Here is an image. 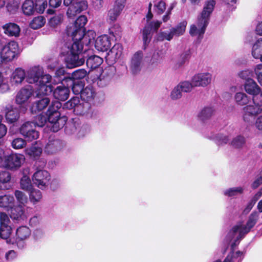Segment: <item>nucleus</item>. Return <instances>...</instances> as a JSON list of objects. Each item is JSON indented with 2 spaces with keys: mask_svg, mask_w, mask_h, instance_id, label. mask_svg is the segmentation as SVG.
Here are the masks:
<instances>
[{
  "mask_svg": "<svg viewBox=\"0 0 262 262\" xmlns=\"http://www.w3.org/2000/svg\"><path fill=\"white\" fill-rule=\"evenodd\" d=\"M254 72L258 82L262 86V64H258L255 67Z\"/></svg>",
  "mask_w": 262,
  "mask_h": 262,
  "instance_id": "obj_62",
  "label": "nucleus"
},
{
  "mask_svg": "<svg viewBox=\"0 0 262 262\" xmlns=\"http://www.w3.org/2000/svg\"><path fill=\"white\" fill-rule=\"evenodd\" d=\"M31 231L26 226H20L15 231V235L7 239V244H11L19 249L26 246V241L30 238Z\"/></svg>",
  "mask_w": 262,
  "mask_h": 262,
  "instance_id": "obj_6",
  "label": "nucleus"
},
{
  "mask_svg": "<svg viewBox=\"0 0 262 262\" xmlns=\"http://www.w3.org/2000/svg\"><path fill=\"white\" fill-rule=\"evenodd\" d=\"M2 28L4 33L9 36H18L20 30L17 24L11 23L3 25Z\"/></svg>",
  "mask_w": 262,
  "mask_h": 262,
  "instance_id": "obj_27",
  "label": "nucleus"
},
{
  "mask_svg": "<svg viewBox=\"0 0 262 262\" xmlns=\"http://www.w3.org/2000/svg\"><path fill=\"white\" fill-rule=\"evenodd\" d=\"M63 15L59 14L50 18L49 20V24L51 26L55 27V26L59 25L62 21Z\"/></svg>",
  "mask_w": 262,
  "mask_h": 262,
  "instance_id": "obj_57",
  "label": "nucleus"
},
{
  "mask_svg": "<svg viewBox=\"0 0 262 262\" xmlns=\"http://www.w3.org/2000/svg\"><path fill=\"white\" fill-rule=\"evenodd\" d=\"M258 219V213L257 212L252 213L249 217L246 225H238L233 228L228 234L227 238L228 240H233L232 247L236 245V242L241 239L245 234L249 232L250 229L254 227Z\"/></svg>",
  "mask_w": 262,
  "mask_h": 262,
  "instance_id": "obj_5",
  "label": "nucleus"
},
{
  "mask_svg": "<svg viewBox=\"0 0 262 262\" xmlns=\"http://www.w3.org/2000/svg\"><path fill=\"white\" fill-rule=\"evenodd\" d=\"M164 60V55L161 51H157L154 53L150 63L152 65L158 66L161 64Z\"/></svg>",
  "mask_w": 262,
  "mask_h": 262,
  "instance_id": "obj_43",
  "label": "nucleus"
},
{
  "mask_svg": "<svg viewBox=\"0 0 262 262\" xmlns=\"http://www.w3.org/2000/svg\"><path fill=\"white\" fill-rule=\"evenodd\" d=\"M212 81V74L209 72H202L193 76L192 78L194 86L206 87L210 84Z\"/></svg>",
  "mask_w": 262,
  "mask_h": 262,
  "instance_id": "obj_11",
  "label": "nucleus"
},
{
  "mask_svg": "<svg viewBox=\"0 0 262 262\" xmlns=\"http://www.w3.org/2000/svg\"><path fill=\"white\" fill-rule=\"evenodd\" d=\"M61 103L57 100L54 101L49 105L47 115L48 117V126L51 128L53 132H58L66 124L67 118L66 116L60 117L58 110L61 108Z\"/></svg>",
  "mask_w": 262,
  "mask_h": 262,
  "instance_id": "obj_3",
  "label": "nucleus"
},
{
  "mask_svg": "<svg viewBox=\"0 0 262 262\" xmlns=\"http://www.w3.org/2000/svg\"><path fill=\"white\" fill-rule=\"evenodd\" d=\"M21 9L25 15H33L36 11L34 2L32 0H25L22 5Z\"/></svg>",
  "mask_w": 262,
  "mask_h": 262,
  "instance_id": "obj_32",
  "label": "nucleus"
},
{
  "mask_svg": "<svg viewBox=\"0 0 262 262\" xmlns=\"http://www.w3.org/2000/svg\"><path fill=\"white\" fill-rule=\"evenodd\" d=\"M70 80L72 83L73 86L72 88V90L73 93L75 95H78L79 94H81L83 89H84L82 83L81 82H79L74 83L73 80L71 79H70Z\"/></svg>",
  "mask_w": 262,
  "mask_h": 262,
  "instance_id": "obj_58",
  "label": "nucleus"
},
{
  "mask_svg": "<svg viewBox=\"0 0 262 262\" xmlns=\"http://www.w3.org/2000/svg\"><path fill=\"white\" fill-rule=\"evenodd\" d=\"M34 121L35 127H42L47 122V117L42 114H39L35 117Z\"/></svg>",
  "mask_w": 262,
  "mask_h": 262,
  "instance_id": "obj_53",
  "label": "nucleus"
},
{
  "mask_svg": "<svg viewBox=\"0 0 262 262\" xmlns=\"http://www.w3.org/2000/svg\"><path fill=\"white\" fill-rule=\"evenodd\" d=\"M122 52V47L120 43H116L107 53V58L112 62L120 58Z\"/></svg>",
  "mask_w": 262,
  "mask_h": 262,
  "instance_id": "obj_26",
  "label": "nucleus"
},
{
  "mask_svg": "<svg viewBox=\"0 0 262 262\" xmlns=\"http://www.w3.org/2000/svg\"><path fill=\"white\" fill-rule=\"evenodd\" d=\"M29 192V199L33 204H35L41 200L42 196L40 190L33 188Z\"/></svg>",
  "mask_w": 262,
  "mask_h": 262,
  "instance_id": "obj_40",
  "label": "nucleus"
},
{
  "mask_svg": "<svg viewBox=\"0 0 262 262\" xmlns=\"http://www.w3.org/2000/svg\"><path fill=\"white\" fill-rule=\"evenodd\" d=\"M187 22L183 21L175 27H173L171 29L173 36H180L184 34L186 30V27L187 26Z\"/></svg>",
  "mask_w": 262,
  "mask_h": 262,
  "instance_id": "obj_39",
  "label": "nucleus"
},
{
  "mask_svg": "<svg viewBox=\"0 0 262 262\" xmlns=\"http://www.w3.org/2000/svg\"><path fill=\"white\" fill-rule=\"evenodd\" d=\"M88 74V72L84 69H80L73 72L71 75V79H81L84 78Z\"/></svg>",
  "mask_w": 262,
  "mask_h": 262,
  "instance_id": "obj_50",
  "label": "nucleus"
},
{
  "mask_svg": "<svg viewBox=\"0 0 262 262\" xmlns=\"http://www.w3.org/2000/svg\"><path fill=\"white\" fill-rule=\"evenodd\" d=\"M182 92L178 85L172 90L170 94V98L172 100H178L182 96Z\"/></svg>",
  "mask_w": 262,
  "mask_h": 262,
  "instance_id": "obj_59",
  "label": "nucleus"
},
{
  "mask_svg": "<svg viewBox=\"0 0 262 262\" xmlns=\"http://www.w3.org/2000/svg\"><path fill=\"white\" fill-rule=\"evenodd\" d=\"M154 10L157 14L161 15L166 9V3L163 1H159L155 3L154 6Z\"/></svg>",
  "mask_w": 262,
  "mask_h": 262,
  "instance_id": "obj_52",
  "label": "nucleus"
},
{
  "mask_svg": "<svg viewBox=\"0 0 262 262\" xmlns=\"http://www.w3.org/2000/svg\"><path fill=\"white\" fill-rule=\"evenodd\" d=\"M11 176L8 171H2L0 172V182L2 183H6L10 181Z\"/></svg>",
  "mask_w": 262,
  "mask_h": 262,
  "instance_id": "obj_63",
  "label": "nucleus"
},
{
  "mask_svg": "<svg viewBox=\"0 0 262 262\" xmlns=\"http://www.w3.org/2000/svg\"><path fill=\"white\" fill-rule=\"evenodd\" d=\"M19 53L18 45L14 41H11L3 46L0 55L2 60L9 61Z\"/></svg>",
  "mask_w": 262,
  "mask_h": 262,
  "instance_id": "obj_9",
  "label": "nucleus"
},
{
  "mask_svg": "<svg viewBox=\"0 0 262 262\" xmlns=\"http://www.w3.org/2000/svg\"><path fill=\"white\" fill-rule=\"evenodd\" d=\"M95 96V93L92 88L86 87L82 91L80 97L82 100L86 101L92 100Z\"/></svg>",
  "mask_w": 262,
  "mask_h": 262,
  "instance_id": "obj_37",
  "label": "nucleus"
},
{
  "mask_svg": "<svg viewBox=\"0 0 262 262\" xmlns=\"http://www.w3.org/2000/svg\"><path fill=\"white\" fill-rule=\"evenodd\" d=\"M216 110L213 106L204 107L198 114V118L202 121L210 118L215 113Z\"/></svg>",
  "mask_w": 262,
  "mask_h": 262,
  "instance_id": "obj_31",
  "label": "nucleus"
},
{
  "mask_svg": "<svg viewBox=\"0 0 262 262\" xmlns=\"http://www.w3.org/2000/svg\"><path fill=\"white\" fill-rule=\"evenodd\" d=\"M66 132L68 135L76 134L78 137H81L88 133L85 126H82L79 129L77 128L74 124H71L66 127Z\"/></svg>",
  "mask_w": 262,
  "mask_h": 262,
  "instance_id": "obj_30",
  "label": "nucleus"
},
{
  "mask_svg": "<svg viewBox=\"0 0 262 262\" xmlns=\"http://www.w3.org/2000/svg\"><path fill=\"white\" fill-rule=\"evenodd\" d=\"M111 40L107 35H104L98 37L95 41L96 49L100 51H107L111 47Z\"/></svg>",
  "mask_w": 262,
  "mask_h": 262,
  "instance_id": "obj_22",
  "label": "nucleus"
},
{
  "mask_svg": "<svg viewBox=\"0 0 262 262\" xmlns=\"http://www.w3.org/2000/svg\"><path fill=\"white\" fill-rule=\"evenodd\" d=\"M87 8V5L84 1H81L72 5L68 9L67 14L70 18L80 13Z\"/></svg>",
  "mask_w": 262,
  "mask_h": 262,
  "instance_id": "obj_24",
  "label": "nucleus"
},
{
  "mask_svg": "<svg viewBox=\"0 0 262 262\" xmlns=\"http://www.w3.org/2000/svg\"><path fill=\"white\" fill-rule=\"evenodd\" d=\"M245 92L248 94L255 97L260 92V88L252 79H248L244 85Z\"/></svg>",
  "mask_w": 262,
  "mask_h": 262,
  "instance_id": "obj_20",
  "label": "nucleus"
},
{
  "mask_svg": "<svg viewBox=\"0 0 262 262\" xmlns=\"http://www.w3.org/2000/svg\"><path fill=\"white\" fill-rule=\"evenodd\" d=\"M27 140L21 138H16L11 141L12 147L15 149H22L26 147L27 145Z\"/></svg>",
  "mask_w": 262,
  "mask_h": 262,
  "instance_id": "obj_42",
  "label": "nucleus"
},
{
  "mask_svg": "<svg viewBox=\"0 0 262 262\" xmlns=\"http://www.w3.org/2000/svg\"><path fill=\"white\" fill-rule=\"evenodd\" d=\"M45 18L42 16L34 17L30 22V26L33 29H37L42 27L45 24Z\"/></svg>",
  "mask_w": 262,
  "mask_h": 262,
  "instance_id": "obj_41",
  "label": "nucleus"
},
{
  "mask_svg": "<svg viewBox=\"0 0 262 262\" xmlns=\"http://www.w3.org/2000/svg\"><path fill=\"white\" fill-rule=\"evenodd\" d=\"M215 141L219 145L226 144L229 141L228 138L226 136L217 135L215 137Z\"/></svg>",
  "mask_w": 262,
  "mask_h": 262,
  "instance_id": "obj_64",
  "label": "nucleus"
},
{
  "mask_svg": "<svg viewBox=\"0 0 262 262\" xmlns=\"http://www.w3.org/2000/svg\"><path fill=\"white\" fill-rule=\"evenodd\" d=\"M26 73V81L29 83H35L38 81L43 74V69L39 66H35L30 68Z\"/></svg>",
  "mask_w": 262,
  "mask_h": 262,
  "instance_id": "obj_14",
  "label": "nucleus"
},
{
  "mask_svg": "<svg viewBox=\"0 0 262 262\" xmlns=\"http://www.w3.org/2000/svg\"><path fill=\"white\" fill-rule=\"evenodd\" d=\"M50 100L48 97H44L36 101L33 105L32 110L35 112H39L45 109L50 104Z\"/></svg>",
  "mask_w": 262,
  "mask_h": 262,
  "instance_id": "obj_33",
  "label": "nucleus"
},
{
  "mask_svg": "<svg viewBox=\"0 0 262 262\" xmlns=\"http://www.w3.org/2000/svg\"><path fill=\"white\" fill-rule=\"evenodd\" d=\"M244 190V187L242 186H238L227 189L224 191L223 193L225 195L228 197H234L236 195L243 194Z\"/></svg>",
  "mask_w": 262,
  "mask_h": 262,
  "instance_id": "obj_38",
  "label": "nucleus"
},
{
  "mask_svg": "<svg viewBox=\"0 0 262 262\" xmlns=\"http://www.w3.org/2000/svg\"><path fill=\"white\" fill-rule=\"evenodd\" d=\"M178 86L181 89L182 92L188 93L191 91L193 85L192 84V82L191 83L188 81H183L180 82Z\"/></svg>",
  "mask_w": 262,
  "mask_h": 262,
  "instance_id": "obj_55",
  "label": "nucleus"
},
{
  "mask_svg": "<svg viewBox=\"0 0 262 262\" xmlns=\"http://www.w3.org/2000/svg\"><path fill=\"white\" fill-rule=\"evenodd\" d=\"M33 93V90L30 86L21 88L16 94V103L18 105L27 104Z\"/></svg>",
  "mask_w": 262,
  "mask_h": 262,
  "instance_id": "obj_16",
  "label": "nucleus"
},
{
  "mask_svg": "<svg viewBox=\"0 0 262 262\" xmlns=\"http://www.w3.org/2000/svg\"><path fill=\"white\" fill-rule=\"evenodd\" d=\"M242 119L245 123L253 124L258 130L262 131V106L258 104L243 107Z\"/></svg>",
  "mask_w": 262,
  "mask_h": 262,
  "instance_id": "obj_4",
  "label": "nucleus"
},
{
  "mask_svg": "<svg viewBox=\"0 0 262 262\" xmlns=\"http://www.w3.org/2000/svg\"><path fill=\"white\" fill-rule=\"evenodd\" d=\"M87 21L85 16L81 15L77 18L74 24L67 28V34L72 37L73 40L71 47L68 48V55L66 58L67 66L69 69L82 65L84 61V55H88L86 52L83 54L78 55L80 49L82 48L81 40H83V43L85 41V43L88 45L95 36L93 31H89L87 33H84V26Z\"/></svg>",
  "mask_w": 262,
  "mask_h": 262,
  "instance_id": "obj_1",
  "label": "nucleus"
},
{
  "mask_svg": "<svg viewBox=\"0 0 262 262\" xmlns=\"http://www.w3.org/2000/svg\"><path fill=\"white\" fill-rule=\"evenodd\" d=\"M173 37V36L171 30L169 32H160L157 34V40L159 41H163L164 40L170 41Z\"/></svg>",
  "mask_w": 262,
  "mask_h": 262,
  "instance_id": "obj_49",
  "label": "nucleus"
},
{
  "mask_svg": "<svg viewBox=\"0 0 262 262\" xmlns=\"http://www.w3.org/2000/svg\"><path fill=\"white\" fill-rule=\"evenodd\" d=\"M47 6L48 2L46 0L38 1L36 4H35V7L36 8V12L40 14L43 13Z\"/></svg>",
  "mask_w": 262,
  "mask_h": 262,
  "instance_id": "obj_56",
  "label": "nucleus"
},
{
  "mask_svg": "<svg viewBox=\"0 0 262 262\" xmlns=\"http://www.w3.org/2000/svg\"><path fill=\"white\" fill-rule=\"evenodd\" d=\"M52 77L49 74L42 75L39 81L38 93L42 95H48L53 91L51 82Z\"/></svg>",
  "mask_w": 262,
  "mask_h": 262,
  "instance_id": "obj_15",
  "label": "nucleus"
},
{
  "mask_svg": "<svg viewBox=\"0 0 262 262\" xmlns=\"http://www.w3.org/2000/svg\"><path fill=\"white\" fill-rule=\"evenodd\" d=\"M68 109H73L75 114L84 115L88 113L90 105L88 102L80 101L78 97H73L64 104Z\"/></svg>",
  "mask_w": 262,
  "mask_h": 262,
  "instance_id": "obj_7",
  "label": "nucleus"
},
{
  "mask_svg": "<svg viewBox=\"0 0 262 262\" xmlns=\"http://www.w3.org/2000/svg\"><path fill=\"white\" fill-rule=\"evenodd\" d=\"M12 232V228L10 225L0 226V237L2 238L6 239L7 243V239H9Z\"/></svg>",
  "mask_w": 262,
  "mask_h": 262,
  "instance_id": "obj_45",
  "label": "nucleus"
},
{
  "mask_svg": "<svg viewBox=\"0 0 262 262\" xmlns=\"http://www.w3.org/2000/svg\"><path fill=\"white\" fill-rule=\"evenodd\" d=\"M5 111V117L7 122L12 123L18 120L19 118V113L17 108L12 105H8L6 107Z\"/></svg>",
  "mask_w": 262,
  "mask_h": 262,
  "instance_id": "obj_25",
  "label": "nucleus"
},
{
  "mask_svg": "<svg viewBox=\"0 0 262 262\" xmlns=\"http://www.w3.org/2000/svg\"><path fill=\"white\" fill-rule=\"evenodd\" d=\"M26 73L25 70L17 68L12 73L10 77V82L12 85L20 84L24 79H26Z\"/></svg>",
  "mask_w": 262,
  "mask_h": 262,
  "instance_id": "obj_19",
  "label": "nucleus"
},
{
  "mask_svg": "<svg viewBox=\"0 0 262 262\" xmlns=\"http://www.w3.org/2000/svg\"><path fill=\"white\" fill-rule=\"evenodd\" d=\"M63 147L61 141L59 140H50L45 147V150L49 154H53L60 150Z\"/></svg>",
  "mask_w": 262,
  "mask_h": 262,
  "instance_id": "obj_29",
  "label": "nucleus"
},
{
  "mask_svg": "<svg viewBox=\"0 0 262 262\" xmlns=\"http://www.w3.org/2000/svg\"><path fill=\"white\" fill-rule=\"evenodd\" d=\"M161 22L160 21H155L150 22L149 25L146 26L143 30V39L145 43L149 42L150 39V31L153 29L157 31L160 27Z\"/></svg>",
  "mask_w": 262,
  "mask_h": 262,
  "instance_id": "obj_23",
  "label": "nucleus"
},
{
  "mask_svg": "<svg viewBox=\"0 0 262 262\" xmlns=\"http://www.w3.org/2000/svg\"><path fill=\"white\" fill-rule=\"evenodd\" d=\"M190 56L189 50L185 51L180 54L177 61V64L179 67L184 65L187 61Z\"/></svg>",
  "mask_w": 262,
  "mask_h": 262,
  "instance_id": "obj_48",
  "label": "nucleus"
},
{
  "mask_svg": "<svg viewBox=\"0 0 262 262\" xmlns=\"http://www.w3.org/2000/svg\"><path fill=\"white\" fill-rule=\"evenodd\" d=\"M234 99L238 105L241 106L246 105L245 107L248 105L247 104L250 100V97L243 92L236 93L234 96Z\"/></svg>",
  "mask_w": 262,
  "mask_h": 262,
  "instance_id": "obj_34",
  "label": "nucleus"
},
{
  "mask_svg": "<svg viewBox=\"0 0 262 262\" xmlns=\"http://www.w3.org/2000/svg\"><path fill=\"white\" fill-rule=\"evenodd\" d=\"M14 195L19 204L24 205L27 202V196L23 192L18 190H15Z\"/></svg>",
  "mask_w": 262,
  "mask_h": 262,
  "instance_id": "obj_51",
  "label": "nucleus"
},
{
  "mask_svg": "<svg viewBox=\"0 0 262 262\" xmlns=\"http://www.w3.org/2000/svg\"><path fill=\"white\" fill-rule=\"evenodd\" d=\"M121 10L117 9L113 7L112 9H111L108 13V19L111 21H114L116 20L119 15L120 14Z\"/></svg>",
  "mask_w": 262,
  "mask_h": 262,
  "instance_id": "obj_54",
  "label": "nucleus"
},
{
  "mask_svg": "<svg viewBox=\"0 0 262 262\" xmlns=\"http://www.w3.org/2000/svg\"><path fill=\"white\" fill-rule=\"evenodd\" d=\"M243 253L239 251L229 254L223 262H239L243 258Z\"/></svg>",
  "mask_w": 262,
  "mask_h": 262,
  "instance_id": "obj_44",
  "label": "nucleus"
},
{
  "mask_svg": "<svg viewBox=\"0 0 262 262\" xmlns=\"http://www.w3.org/2000/svg\"><path fill=\"white\" fill-rule=\"evenodd\" d=\"M215 5V0L205 1L203 10L198 17L196 25L190 26L189 33L191 36H198L200 37L204 33Z\"/></svg>",
  "mask_w": 262,
  "mask_h": 262,
  "instance_id": "obj_2",
  "label": "nucleus"
},
{
  "mask_svg": "<svg viewBox=\"0 0 262 262\" xmlns=\"http://www.w3.org/2000/svg\"><path fill=\"white\" fill-rule=\"evenodd\" d=\"M54 97L60 101H65L68 99L70 94L69 89L63 85L57 86L53 91Z\"/></svg>",
  "mask_w": 262,
  "mask_h": 262,
  "instance_id": "obj_21",
  "label": "nucleus"
},
{
  "mask_svg": "<svg viewBox=\"0 0 262 262\" xmlns=\"http://www.w3.org/2000/svg\"><path fill=\"white\" fill-rule=\"evenodd\" d=\"M21 188L28 191H30L33 188L30 178L25 176L20 180Z\"/></svg>",
  "mask_w": 262,
  "mask_h": 262,
  "instance_id": "obj_47",
  "label": "nucleus"
},
{
  "mask_svg": "<svg viewBox=\"0 0 262 262\" xmlns=\"http://www.w3.org/2000/svg\"><path fill=\"white\" fill-rule=\"evenodd\" d=\"M20 134L28 141L36 140L39 137V133L35 129V124L33 122L27 121L19 128Z\"/></svg>",
  "mask_w": 262,
  "mask_h": 262,
  "instance_id": "obj_10",
  "label": "nucleus"
},
{
  "mask_svg": "<svg viewBox=\"0 0 262 262\" xmlns=\"http://www.w3.org/2000/svg\"><path fill=\"white\" fill-rule=\"evenodd\" d=\"M15 202L12 195L4 194L0 195V208L9 210Z\"/></svg>",
  "mask_w": 262,
  "mask_h": 262,
  "instance_id": "obj_28",
  "label": "nucleus"
},
{
  "mask_svg": "<svg viewBox=\"0 0 262 262\" xmlns=\"http://www.w3.org/2000/svg\"><path fill=\"white\" fill-rule=\"evenodd\" d=\"M143 54L141 51H138L134 54L132 58L130 69L133 74L139 72L141 69Z\"/></svg>",
  "mask_w": 262,
  "mask_h": 262,
  "instance_id": "obj_18",
  "label": "nucleus"
},
{
  "mask_svg": "<svg viewBox=\"0 0 262 262\" xmlns=\"http://www.w3.org/2000/svg\"><path fill=\"white\" fill-rule=\"evenodd\" d=\"M51 178L49 172L43 169H37L32 176V181L36 186L41 189H46L50 183Z\"/></svg>",
  "mask_w": 262,
  "mask_h": 262,
  "instance_id": "obj_8",
  "label": "nucleus"
},
{
  "mask_svg": "<svg viewBox=\"0 0 262 262\" xmlns=\"http://www.w3.org/2000/svg\"><path fill=\"white\" fill-rule=\"evenodd\" d=\"M23 155L20 154H12L6 157L5 161L6 167L10 169L19 167L24 161Z\"/></svg>",
  "mask_w": 262,
  "mask_h": 262,
  "instance_id": "obj_17",
  "label": "nucleus"
},
{
  "mask_svg": "<svg viewBox=\"0 0 262 262\" xmlns=\"http://www.w3.org/2000/svg\"><path fill=\"white\" fill-rule=\"evenodd\" d=\"M252 54L255 59H259L262 55V38L257 40L253 45Z\"/></svg>",
  "mask_w": 262,
  "mask_h": 262,
  "instance_id": "obj_36",
  "label": "nucleus"
},
{
  "mask_svg": "<svg viewBox=\"0 0 262 262\" xmlns=\"http://www.w3.org/2000/svg\"><path fill=\"white\" fill-rule=\"evenodd\" d=\"M83 48V46H82V48L80 49V51L78 53V55L83 54L85 52H88V55L85 54V56L84 57V60H85V58H87L86 60V65L87 67L91 69H95L98 68L103 62V59L100 57L96 55H91L90 54L92 53V51L90 49H85L83 53L81 52L82 49ZM85 61H84V62Z\"/></svg>",
  "mask_w": 262,
  "mask_h": 262,
  "instance_id": "obj_12",
  "label": "nucleus"
},
{
  "mask_svg": "<svg viewBox=\"0 0 262 262\" xmlns=\"http://www.w3.org/2000/svg\"><path fill=\"white\" fill-rule=\"evenodd\" d=\"M26 154L30 157L36 159L38 158L42 153V148L38 146L33 145L25 150Z\"/></svg>",
  "mask_w": 262,
  "mask_h": 262,
  "instance_id": "obj_35",
  "label": "nucleus"
},
{
  "mask_svg": "<svg viewBox=\"0 0 262 262\" xmlns=\"http://www.w3.org/2000/svg\"><path fill=\"white\" fill-rule=\"evenodd\" d=\"M245 143V138L240 135L235 137L231 142V145L236 148H242Z\"/></svg>",
  "mask_w": 262,
  "mask_h": 262,
  "instance_id": "obj_46",
  "label": "nucleus"
},
{
  "mask_svg": "<svg viewBox=\"0 0 262 262\" xmlns=\"http://www.w3.org/2000/svg\"><path fill=\"white\" fill-rule=\"evenodd\" d=\"M10 220L8 214L4 212H0V226L9 225Z\"/></svg>",
  "mask_w": 262,
  "mask_h": 262,
  "instance_id": "obj_61",
  "label": "nucleus"
},
{
  "mask_svg": "<svg viewBox=\"0 0 262 262\" xmlns=\"http://www.w3.org/2000/svg\"><path fill=\"white\" fill-rule=\"evenodd\" d=\"M9 210H10V217L13 221L21 222L27 217L24 205L21 204L13 205Z\"/></svg>",
  "mask_w": 262,
  "mask_h": 262,
  "instance_id": "obj_13",
  "label": "nucleus"
},
{
  "mask_svg": "<svg viewBox=\"0 0 262 262\" xmlns=\"http://www.w3.org/2000/svg\"><path fill=\"white\" fill-rule=\"evenodd\" d=\"M9 90V86L5 79L0 72V92L2 93H6Z\"/></svg>",
  "mask_w": 262,
  "mask_h": 262,
  "instance_id": "obj_60",
  "label": "nucleus"
}]
</instances>
